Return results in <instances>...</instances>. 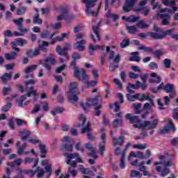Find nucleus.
<instances>
[{
	"label": "nucleus",
	"instance_id": "obj_1",
	"mask_svg": "<svg viewBox=\"0 0 178 178\" xmlns=\"http://www.w3.org/2000/svg\"><path fill=\"white\" fill-rule=\"evenodd\" d=\"M35 83H37V81L34 79H30L25 83L26 88L29 92L27 94L22 95L20 98L17 99L18 106H23V102L26 101L27 97H30L31 95L36 97L37 90H34V86H35Z\"/></svg>",
	"mask_w": 178,
	"mask_h": 178
},
{
	"label": "nucleus",
	"instance_id": "obj_2",
	"mask_svg": "<svg viewBox=\"0 0 178 178\" xmlns=\"http://www.w3.org/2000/svg\"><path fill=\"white\" fill-rule=\"evenodd\" d=\"M98 99L102 101V97L98 96L95 99H88L86 103H82L81 104V106H82L84 112H88L91 106H95V109L96 111L95 116H99V115H101V111H99V109L102 108V106H101V104H98Z\"/></svg>",
	"mask_w": 178,
	"mask_h": 178
},
{
	"label": "nucleus",
	"instance_id": "obj_3",
	"mask_svg": "<svg viewBox=\"0 0 178 178\" xmlns=\"http://www.w3.org/2000/svg\"><path fill=\"white\" fill-rule=\"evenodd\" d=\"M106 49L107 52H109L108 60L111 62L113 60L114 62V63L110 65L109 71L115 72V70L119 67V62H120V54L116 55V53H115V51H111V47H109V46L106 47ZM115 55H116L115 57Z\"/></svg>",
	"mask_w": 178,
	"mask_h": 178
},
{
	"label": "nucleus",
	"instance_id": "obj_4",
	"mask_svg": "<svg viewBox=\"0 0 178 178\" xmlns=\"http://www.w3.org/2000/svg\"><path fill=\"white\" fill-rule=\"evenodd\" d=\"M97 1L98 0H82L83 3H86V5L85 12L88 16H97L98 15V12H99V10L101 9L102 2H100V4L96 11L91 10V8H94L95 6V2Z\"/></svg>",
	"mask_w": 178,
	"mask_h": 178
},
{
	"label": "nucleus",
	"instance_id": "obj_5",
	"mask_svg": "<svg viewBox=\"0 0 178 178\" xmlns=\"http://www.w3.org/2000/svg\"><path fill=\"white\" fill-rule=\"evenodd\" d=\"M77 82H72L70 84V93L68 95V99L72 104L74 102H77L79 97L77 95L80 94V90H79V88H77Z\"/></svg>",
	"mask_w": 178,
	"mask_h": 178
},
{
	"label": "nucleus",
	"instance_id": "obj_6",
	"mask_svg": "<svg viewBox=\"0 0 178 178\" xmlns=\"http://www.w3.org/2000/svg\"><path fill=\"white\" fill-rule=\"evenodd\" d=\"M76 60H74L71 63V66H73L74 67V74L76 79H79V80H88V74H87V71H86L85 69H82L81 72H80V70L79 69V67L76 66Z\"/></svg>",
	"mask_w": 178,
	"mask_h": 178
},
{
	"label": "nucleus",
	"instance_id": "obj_7",
	"mask_svg": "<svg viewBox=\"0 0 178 178\" xmlns=\"http://www.w3.org/2000/svg\"><path fill=\"white\" fill-rule=\"evenodd\" d=\"M159 122V120L158 119H155L154 121H145L142 122V124H138L136 127L142 129V130H144L145 127H147L148 130H154V129H156L158 127Z\"/></svg>",
	"mask_w": 178,
	"mask_h": 178
},
{
	"label": "nucleus",
	"instance_id": "obj_8",
	"mask_svg": "<svg viewBox=\"0 0 178 178\" xmlns=\"http://www.w3.org/2000/svg\"><path fill=\"white\" fill-rule=\"evenodd\" d=\"M73 145H74V140L69 136H64L63 139V148L67 152H73Z\"/></svg>",
	"mask_w": 178,
	"mask_h": 178
},
{
	"label": "nucleus",
	"instance_id": "obj_9",
	"mask_svg": "<svg viewBox=\"0 0 178 178\" xmlns=\"http://www.w3.org/2000/svg\"><path fill=\"white\" fill-rule=\"evenodd\" d=\"M42 65L49 73H51V66L55 65V55L50 54L44 60L43 63H42Z\"/></svg>",
	"mask_w": 178,
	"mask_h": 178
},
{
	"label": "nucleus",
	"instance_id": "obj_10",
	"mask_svg": "<svg viewBox=\"0 0 178 178\" xmlns=\"http://www.w3.org/2000/svg\"><path fill=\"white\" fill-rule=\"evenodd\" d=\"M102 136L101 140L102 142L99 144V151L101 155H104V152H105V144L106 143V135L105 134V129H102Z\"/></svg>",
	"mask_w": 178,
	"mask_h": 178
},
{
	"label": "nucleus",
	"instance_id": "obj_11",
	"mask_svg": "<svg viewBox=\"0 0 178 178\" xmlns=\"http://www.w3.org/2000/svg\"><path fill=\"white\" fill-rule=\"evenodd\" d=\"M126 118L129 120L130 123L134 124V127H136V129H140L139 127H137L138 124H143L141 120L138 119V116L137 115H131V113H127Z\"/></svg>",
	"mask_w": 178,
	"mask_h": 178
},
{
	"label": "nucleus",
	"instance_id": "obj_12",
	"mask_svg": "<svg viewBox=\"0 0 178 178\" xmlns=\"http://www.w3.org/2000/svg\"><path fill=\"white\" fill-rule=\"evenodd\" d=\"M60 11L61 12V13H64V15H65L64 20H65L67 24L72 23V22L74 20V15L69 14V9H67V8L60 7Z\"/></svg>",
	"mask_w": 178,
	"mask_h": 178
},
{
	"label": "nucleus",
	"instance_id": "obj_13",
	"mask_svg": "<svg viewBox=\"0 0 178 178\" xmlns=\"http://www.w3.org/2000/svg\"><path fill=\"white\" fill-rule=\"evenodd\" d=\"M101 24V22L97 24L96 26H92V30L96 35L94 36V35H90V38L92 40L93 42H99L101 41V35H99V26Z\"/></svg>",
	"mask_w": 178,
	"mask_h": 178
},
{
	"label": "nucleus",
	"instance_id": "obj_14",
	"mask_svg": "<svg viewBox=\"0 0 178 178\" xmlns=\"http://www.w3.org/2000/svg\"><path fill=\"white\" fill-rule=\"evenodd\" d=\"M38 66V65H33L26 67L24 70V73L26 74L24 79H33L34 74H33V72H35V70H36Z\"/></svg>",
	"mask_w": 178,
	"mask_h": 178
},
{
	"label": "nucleus",
	"instance_id": "obj_15",
	"mask_svg": "<svg viewBox=\"0 0 178 178\" xmlns=\"http://www.w3.org/2000/svg\"><path fill=\"white\" fill-rule=\"evenodd\" d=\"M163 90L165 91L167 93L170 94V98H175L176 95V90H175V85L172 83H168L166 86H164Z\"/></svg>",
	"mask_w": 178,
	"mask_h": 178
},
{
	"label": "nucleus",
	"instance_id": "obj_16",
	"mask_svg": "<svg viewBox=\"0 0 178 178\" xmlns=\"http://www.w3.org/2000/svg\"><path fill=\"white\" fill-rule=\"evenodd\" d=\"M175 130L176 128H175V124H173V121L170 120L168 122V124L164 127V129L161 130L160 133L161 134H165L166 133H169V131H175Z\"/></svg>",
	"mask_w": 178,
	"mask_h": 178
},
{
	"label": "nucleus",
	"instance_id": "obj_17",
	"mask_svg": "<svg viewBox=\"0 0 178 178\" xmlns=\"http://www.w3.org/2000/svg\"><path fill=\"white\" fill-rule=\"evenodd\" d=\"M90 130H91V123H90V122H88L87 125L86 126V127H84L81 130V133H83V134L88 133V134H87L88 138L90 141H94L95 140V136H92V134H91L90 133Z\"/></svg>",
	"mask_w": 178,
	"mask_h": 178
},
{
	"label": "nucleus",
	"instance_id": "obj_18",
	"mask_svg": "<svg viewBox=\"0 0 178 178\" xmlns=\"http://www.w3.org/2000/svg\"><path fill=\"white\" fill-rule=\"evenodd\" d=\"M156 16L157 17H161V19H163V26H168V24L170 23V19H172V16L170 15L157 13Z\"/></svg>",
	"mask_w": 178,
	"mask_h": 178
},
{
	"label": "nucleus",
	"instance_id": "obj_19",
	"mask_svg": "<svg viewBox=\"0 0 178 178\" xmlns=\"http://www.w3.org/2000/svg\"><path fill=\"white\" fill-rule=\"evenodd\" d=\"M112 143L113 147H122L124 144V136H120L119 138L112 137Z\"/></svg>",
	"mask_w": 178,
	"mask_h": 178
},
{
	"label": "nucleus",
	"instance_id": "obj_20",
	"mask_svg": "<svg viewBox=\"0 0 178 178\" xmlns=\"http://www.w3.org/2000/svg\"><path fill=\"white\" fill-rule=\"evenodd\" d=\"M23 22V18L20 17L17 19H14V23L17 24L18 26V30L20 31V33H28L29 29L27 28H24L23 24L22 23Z\"/></svg>",
	"mask_w": 178,
	"mask_h": 178
},
{
	"label": "nucleus",
	"instance_id": "obj_21",
	"mask_svg": "<svg viewBox=\"0 0 178 178\" xmlns=\"http://www.w3.org/2000/svg\"><path fill=\"white\" fill-rule=\"evenodd\" d=\"M136 3V0H125L124 6V12L126 13L130 12Z\"/></svg>",
	"mask_w": 178,
	"mask_h": 178
},
{
	"label": "nucleus",
	"instance_id": "obj_22",
	"mask_svg": "<svg viewBox=\"0 0 178 178\" xmlns=\"http://www.w3.org/2000/svg\"><path fill=\"white\" fill-rule=\"evenodd\" d=\"M56 34H57V33L54 32L52 33V35L50 37V40H51V44H55L56 41H63V38H66V37H67L69 35V34H67V33H62L61 37L57 36L54 38V37H55V35H56Z\"/></svg>",
	"mask_w": 178,
	"mask_h": 178
},
{
	"label": "nucleus",
	"instance_id": "obj_23",
	"mask_svg": "<svg viewBox=\"0 0 178 178\" xmlns=\"http://www.w3.org/2000/svg\"><path fill=\"white\" fill-rule=\"evenodd\" d=\"M17 172L20 174L21 176H23V175H29L30 177H34V175H35V172L33 170H26V169H22V168H17Z\"/></svg>",
	"mask_w": 178,
	"mask_h": 178
},
{
	"label": "nucleus",
	"instance_id": "obj_24",
	"mask_svg": "<svg viewBox=\"0 0 178 178\" xmlns=\"http://www.w3.org/2000/svg\"><path fill=\"white\" fill-rule=\"evenodd\" d=\"M140 81H137L136 84L128 83V87L127 88V92L129 94H135L136 92L131 90V88H133L134 90H138V88H140Z\"/></svg>",
	"mask_w": 178,
	"mask_h": 178
},
{
	"label": "nucleus",
	"instance_id": "obj_25",
	"mask_svg": "<svg viewBox=\"0 0 178 178\" xmlns=\"http://www.w3.org/2000/svg\"><path fill=\"white\" fill-rule=\"evenodd\" d=\"M156 170L158 172H161V177H166V176L168 175L169 173H170V170H169V168H168L166 167H164L162 169V167L159 166V165L156 167Z\"/></svg>",
	"mask_w": 178,
	"mask_h": 178
},
{
	"label": "nucleus",
	"instance_id": "obj_26",
	"mask_svg": "<svg viewBox=\"0 0 178 178\" xmlns=\"http://www.w3.org/2000/svg\"><path fill=\"white\" fill-rule=\"evenodd\" d=\"M162 3L165 6H172V10L175 12L178 10V8L176 6V1L175 0H163Z\"/></svg>",
	"mask_w": 178,
	"mask_h": 178
},
{
	"label": "nucleus",
	"instance_id": "obj_27",
	"mask_svg": "<svg viewBox=\"0 0 178 178\" xmlns=\"http://www.w3.org/2000/svg\"><path fill=\"white\" fill-rule=\"evenodd\" d=\"M102 49L104 51L105 49V46H99V44L94 45L92 44H89V54L90 55H94V51H98Z\"/></svg>",
	"mask_w": 178,
	"mask_h": 178
},
{
	"label": "nucleus",
	"instance_id": "obj_28",
	"mask_svg": "<svg viewBox=\"0 0 178 178\" xmlns=\"http://www.w3.org/2000/svg\"><path fill=\"white\" fill-rule=\"evenodd\" d=\"M86 43H87V41H86L84 40H81V41H77L74 44L75 49H78V51L83 52V51H84V49H86V47L84 45H86Z\"/></svg>",
	"mask_w": 178,
	"mask_h": 178
},
{
	"label": "nucleus",
	"instance_id": "obj_29",
	"mask_svg": "<svg viewBox=\"0 0 178 178\" xmlns=\"http://www.w3.org/2000/svg\"><path fill=\"white\" fill-rule=\"evenodd\" d=\"M56 51L58 55L63 56L65 58L66 60H69V55L67 51L63 48H60V46H57L56 48Z\"/></svg>",
	"mask_w": 178,
	"mask_h": 178
},
{
	"label": "nucleus",
	"instance_id": "obj_30",
	"mask_svg": "<svg viewBox=\"0 0 178 178\" xmlns=\"http://www.w3.org/2000/svg\"><path fill=\"white\" fill-rule=\"evenodd\" d=\"M88 80H90L89 76L88 79L83 80V81H85V85L83 86V90L84 88H88V87H95V86L98 84V81H97V80L95 79L94 81H88Z\"/></svg>",
	"mask_w": 178,
	"mask_h": 178
},
{
	"label": "nucleus",
	"instance_id": "obj_31",
	"mask_svg": "<svg viewBox=\"0 0 178 178\" xmlns=\"http://www.w3.org/2000/svg\"><path fill=\"white\" fill-rule=\"evenodd\" d=\"M31 134V132L27 129H24L23 131H21L19 132V136L22 141H26V140L30 137Z\"/></svg>",
	"mask_w": 178,
	"mask_h": 178
},
{
	"label": "nucleus",
	"instance_id": "obj_32",
	"mask_svg": "<svg viewBox=\"0 0 178 178\" xmlns=\"http://www.w3.org/2000/svg\"><path fill=\"white\" fill-rule=\"evenodd\" d=\"M26 55L28 56V58H34V56H38V55H40V50L38 49H35V50H27Z\"/></svg>",
	"mask_w": 178,
	"mask_h": 178
},
{
	"label": "nucleus",
	"instance_id": "obj_33",
	"mask_svg": "<svg viewBox=\"0 0 178 178\" xmlns=\"http://www.w3.org/2000/svg\"><path fill=\"white\" fill-rule=\"evenodd\" d=\"M131 55L133 56L129 58L130 62H140V60H141V58L138 56L140 55V53L138 51H134L131 53Z\"/></svg>",
	"mask_w": 178,
	"mask_h": 178
},
{
	"label": "nucleus",
	"instance_id": "obj_34",
	"mask_svg": "<svg viewBox=\"0 0 178 178\" xmlns=\"http://www.w3.org/2000/svg\"><path fill=\"white\" fill-rule=\"evenodd\" d=\"M65 156L67 159L66 161L67 165H70L71 159H75V158H78L79 154L74 153V154H65Z\"/></svg>",
	"mask_w": 178,
	"mask_h": 178
},
{
	"label": "nucleus",
	"instance_id": "obj_35",
	"mask_svg": "<svg viewBox=\"0 0 178 178\" xmlns=\"http://www.w3.org/2000/svg\"><path fill=\"white\" fill-rule=\"evenodd\" d=\"M136 10L137 12H141L142 15L144 16H148L151 9L148 7H138Z\"/></svg>",
	"mask_w": 178,
	"mask_h": 178
},
{
	"label": "nucleus",
	"instance_id": "obj_36",
	"mask_svg": "<svg viewBox=\"0 0 178 178\" xmlns=\"http://www.w3.org/2000/svg\"><path fill=\"white\" fill-rule=\"evenodd\" d=\"M24 162L26 163H33V162H34L32 168H35L37 166V165H38L39 160H38V159H31L30 157H26L24 159Z\"/></svg>",
	"mask_w": 178,
	"mask_h": 178
},
{
	"label": "nucleus",
	"instance_id": "obj_37",
	"mask_svg": "<svg viewBox=\"0 0 178 178\" xmlns=\"http://www.w3.org/2000/svg\"><path fill=\"white\" fill-rule=\"evenodd\" d=\"M149 35L155 40H162V38H163L162 32H159V33L156 32H150L149 33Z\"/></svg>",
	"mask_w": 178,
	"mask_h": 178
},
{
	"label": "nucleus",
	"instance_id": "obj_38",
	"mask_svg": "<svg viewBox=\"0 0 178 178\" xmlns=\"http://www.w3.org/2000/svg\"><path fill=\"white\" fill-rule=\"evenodd\" d=\"M164 104L162 103L161 99H157V103L159 106H165V105H169V102H170V97L165 96L163 97Z\"/></svg>",
	"mask_w": 178,
	"mask_h": 178
},
{
	"label": "nucleus",
	"instance_id": "obj_39",
	"mask_svg": "<svg viewBox=\"0 0 178 178\" xmlns=\"http://www.w3.org/2000/svg\"><path fill=\"white\" fill-rule=\"evenodd\" d=\"M153 55L156 56L157 59H161V56L165 55L166 52L163 49H158L152 52Z\"/></svg>",
	"mask_w": 178,
	"mask_h": 178
},
{
	"label": "nucleus",
	"instance_id": "obj_40",
	"mask_svg": "<svg viewBox=\"0 0 178 178\" xmlns=\"http://www.w3.org/2000/svg\"><path fill=\"white\" fill-rule=\"evenodd\" d=\"M33 22L34 24H42V19L40 18V14H35L33 16Z\"/></svg>",
	"mask_w": 178,
	"mask_h": 178
},
{
	"label": "nucleus",
	"instance_id": "obj_41",
	"mask_svg": "<svg viewBox=\"0 0 178 178\" xmlns=\"http://www.w3.org/2000/svg\"><path fill=\"white\" fill-rule=\"evenodd\" d=\"M139 97H140V94H136L134 95H131L130 94L127 95V98L128 101H130V102H134V101H136V99H138Z\"/></svg>",
	"mask_w": 178,
	"mask_h": 178
},
{
	"label": "nucleus",
	"instance_id": "obj_42",
	"mask_svg": "<svg viewBox=\"0 0 178 178\" xmlns=\"http://www.w3.org/2000/svg\"><path fill=\"white\" fill-rule=\"evenodd\" d=\"M39 148L40 149V152H41V158H45L46 155H47V148L45 147V145H42V144H40L39 145Z\"/></svg>",
	"mask_w": 178,
	"mask_h": 178
},
{
	"label": "nucleus",
	"instance_id": "obj_43",
	"mask_svg": "<svg viewBox=\"0 0 178 178\" xmlns=\"http://www.w3.org/2000/svg\"><path fill=\"white\" fill-rule=\"evenodd\" d=\"M137 27H139V29H148L149 27V25L146 24L145 22L143 19L140 20L137 24Z\"/></svg>",
	"mask_w": 178,
	"mask_h": 178
},
{
	"label": "nucleus",
	"instance_id": "obj_44",
	"mask_svg": "<svg viewBox=\"0 0 178 178\" xmlns=\"http://www.w3.org/2000/svg\"><path fill=\"white\" fill-rule=\"evenodd\" d=\"M138 170L140 172H143V176H149L151 177V173L149 171H147V166L143 165L139 167Z\"/></svg>",
	"mask_w": 178,
	"mask_h": 178
},
{
	"label": "nucleus",
	"instance_id": "obj_45",
	"mask_svg": "<svg viewBox=\"0 0 178 178\" xmlns=\"http://www.w3.org/2000/svg\"><path fill=\"white\" fill-rule=\"evenodd\" d=\"M127 29L128 30V33H129V34H136V33L138 31L136 26H127Z\"/></svg>",
	"mask_w": 178,
	"mask_h": 178
},
{
	"label": "nucleus",
	"instance_id": "obj_46",
	"mask_svg": "<svg viewBox=\"0 0 178 178\" xmlns=\"http://www.w3.org/2000/svg\"><path fill=\"white\" fill-rule=\"evenodd\" d=\"M134 148L136 149H145L146 148L148 147V145L147 143H138L136 145H134Z\"/></svg>",
	"mask_w": 178,
	"mask_h": 178
},
{
	"label": "nucleus",
	"instance_id": "obj_47",
	"mask_svg": "<svg viewBox=\"0 0 178 178\" xmlns=\"http://www.w3.org/2000/svg\"><path fill=\"white\" fill-rule=\"evenodd\" d=\"M12 77V72L10 73H5L2 76H1V80L5 83L6 81H8V80H10Z\"/></svg>",
	"mask_w": 178,
	"mask_h": 178
},
{
	"label": "nucleus",
	"instance_id": "obj_48",
	"mask_svg": "<svg viewBox=\"0 0 178 178\" xmlns=\"http://www.w3.org/2000/svg\"><path fill=\"white\" fill-rule=\"evenodd\" d=\"M149 93H146V94H142V95H139V97L138 99H139V101H149V99H151V98H149Z\"/></svg>",
	"mask_w": 178,
	"mask_h": 178
},
{
	"label": "nucleus",
	"instance_id": "obj_49",
	"mask_svg": "<svg viewBox=\"0 0 178 178\" xmlns=\"http://www.w3.org/2000/svg\"><path fill=\"white\" fill-rule=\"evenodd\" d=\"M79 120H80V122H82V124L76 125V127H81L84 126V124H86V122H87V118L84 116V115L81 114L79 117Z\"/></svg>",
	"mask_w": 178,
	"mask_h": 178
},
{
	"label": "nucleus",
	"instance_id": "obj_50",
	"mask_svg": "<svg viewBox=\"0 0 178 178\" xmlns=\"http://www.w3.org/2000/svg\"><path fill=\"white\" fill-rule=\"evenodd\" d=\"M131 177H138V178H141L142 177V175L141 172H140V171H137L136 170H132L131 171Z\"/></svg>",
	"mask_w": 178,
	"mask_h": 178
},
{
	"label": "nucleus",
	"instance_id": "obj_51",
	"mask_svg": "<svg viewBox=\"0 0 178 178\" xmlns=\"http://www.w3.org/2000/svg\"><path fill=\"white\" fill-rule=\"evenodd\" d=\"M139 51H144L145 52H153L152 47H147L143 44H140L138 47Z\"/></svg>",
	"mask_w": 178,
	"mask_h": 178
},
{
	"label": "nucleus",
	"instance_id": "obj_52",
	"mask_svg": "<svg viewBox=\"0 0 178 178\" xmlns=\"http://www.w3.org/2000/svg\"><path fill=\"white\" fill-rule=\"evenodd\" d=\"M37 174V177L41 178L42 176H44L45 171L43 169H40V167H36V170L33 171Z\"/></svg>",
	"mask_w": 178,
	"mask_h": 178
},
{
	"label": "nucleus",
	"instance_id": "obj_53",
	"mask_svg": "<svg viewBox=\"0 0 178 178\" xmlns=\"http://www.w3.org/2000/svg\"><path fill=\"white\" fill-rule=\"evenodd\" d=\"M49 45V43H48V42L47 41H43L42 42V44L39 45V51H43L44 52L47 51V49L44 47H48Z\"/></svg>",
	"mask_w": 178,
	"mask_h": 178
},
{
	"label": "nucleus",
	"instance_id": "obj_54",
	"mask_svg": "<svg viewBox=\"0 0 178 178\" xmlns=\"http://www.w3.org/2000/svg\"><path fill=\"white\" fill-rule=\"evenodd\" d=\"M163 66L165 69H170V66H172V60L168 58H165L163 60Z\"/></svg>",
	"mask_w": 178,
	"mask_h": 178
},
{
	"label": "nucleus",
	"instance_id": "obj_55",
	"mask_svg": "<svg viewBox=\"0 0 178 178\" xmlns=\"http://www.w3.org/2000/svg\"><path fill=\"white\" fill-rule=\"evenodd\" d=\"M106 17H110L111 19H113L114 21H116L118 20V19H119V15L111 13V10H108V12L106 15Z\"/></svg>",
	"mask_w": 178,
	"mask_h": 178
},
{
	"label": "nucleus",
	"instance_id": "obj_56",
	"mask_svg": "<svg viewBox=\"0 0 178 178\" xmlns=\"http://www.w3.org/2000/svg\"><path fill=\"white\" fill-rule=\"evenodd\" d=\"M27 12V7H20L17 10V15L21 16Z\"/></svg>",
	"mask_w": 178,
	"mask_h": 178
},
{
	"label": "nucleus",
	"instance_id": "obj_57",
	"mask_svg": "<svg viewBox=\"0 0 178 178\" xmlns=\"http://www.w3.org/2000/svg\"><path fill=\"white\" fill-rule=\"evenodd\" d=\"M63 112V108L58 107L54 108V110L51 111V115L56 116V113H62Z\"/></svg>",
	"mask_w": 178,
	"mask_h": 178
},
{
	"label": "nucleus",
	"instance_id": "obj_58",
	"mask_svg": "<svg viewBox=\"0 0 178 178\" xmlns=\"http://www.w3.org/2000/svg\"><path fill=\"white\" fill-rule=\"evenodd\" d=\"M149 103H146L143 106L144 109H151L152 106H154V100L152 99H149Z\"/></svg>",
	"mask_w": 178,
	"mask_h": 178
},
{
	"label": "nucleus",
	"instance_id": "obj_59",
	"mask_svg": "<svg viewBox=\"0 0 178 178\" xmlns=\"http://www.w3.org/2000/svg\"><path fill=\"white\" fill-rule=\"evenodd\" d=\"M122 126H123V120H115L113 122V127H122Z\"/></svg>",
	"mask_w": 178,
	"mask_h": 178
},
{
	"label": "nucleus",
	"instance_id": "obj_60",
	"mask_svg": "<svg viewBox=\"0 0 178 178\" xmlns=\"http://www.w3.org/2000/svg\"><path fill=\"white\" fill-rule=\"evenodd\" d=\"M163 88H165V86L163 85V83H161L156 88H152V92H154V94H156V92H158V91H161V90H163Z\"/></svg>",
	"mask_w": 178,
	"mask_h": 178
},
{
	"label": "nucleus",
	"instance_id": "obj_61",
	"mask_svg": "<svg viewBox=\"0 0 178 178\" xmlns=\"http://www.w3.org/2000/svg\"><path fill=\"white\" fill-rule=\"evenodd\" d=\"M26 148H27V144L26 143H24L18 149H17V154L18 155H22V154H24V149H26Z\"/></svg>",
	"mask_w": 178,
	"mask_h": 178
},
{
	"label": "nucleus",
	"instance_id": "obj_62",
	"mask_svg": "<svg viewBox=\"0 0 178 178\" xmlns=\"http://www.w3.org/2000/svg\"><path fill=\"white\" fill-rule=\"evenodd\" d=\"M138 19V17H136V15H131L127 18V22L136 23V22H137Z\"/></svg>",
	"mask_w": 178,
	"mask_h": 178
},
{
	"label": "nucleus",
	"instance_id": "obj_63",
	"mask_svg": "<svg viewBox=\"0 0 178 178\" xmlns=\"http://www.w3.org/2000/svg\"><path fill=\"white\" fill-rule=\"evenodd\" d=\"M18 46H19V44L17 43V41L16 40V39L14 42H11V47H12L13 49L16 51V52L20 51V49L17 48Z\"/></svg>",
	"mask_w": 178,
	"mask_h": 178
},
{
	"label": "nucleus",
	"instance_id": "obj_64",
	"mask_svg": "<svg viewBox=\"0 0 178 178\" xmlns=\"http://www.w3.org/2000/svg\"><path fill=\"white\" fill-rule=\"evenodd\" d=\"M129 44L130 40L129 39H124L120 43V47L121 48H126V47H129Z\"/></svg>",
	"mask_w": 178,
	"mask_h": 178
}]
</instances>
